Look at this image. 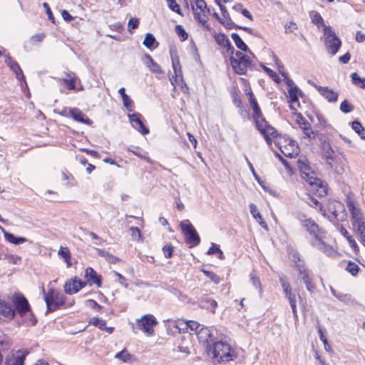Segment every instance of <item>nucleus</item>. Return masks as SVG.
Instances as JSON below:
<instances>
[{"label": "nucleus", "mask_w": 365, "mask_h": 365, "mask_svg": "<svg viewBox=\"0 0 365 365\" xmlns=\"http://www.w3.org/2000/svg\"><path fill=\"white\" fill-rule=\"evenodd\" d=\"M298 220L302 226L312 236L311 245L324 253L327 256H332L335 254L334 248L324 242L326 232L319 228L318 224L312 218H307L304 215H299Z\"/></svg>", "instance_id": "nucleus-1"}, {"label": "nucleus", "mask_w": 365, "mask_h": 365, "mask_svg": "<svg viewBox=\"0 0 365 365\" xmlns=\"http://www.w3.org/2000/svg\"><path fill=\"white\" fill-rule=\"evenodd\" d=\"M298 168L301 173L302 178L306 180L319 196L323 197L327 194V187L324 185L321 179L316 177L314 172L309 164L308 160L305 158H300L298 161Z\"/></svg>", "instance_id": "nucleus-2"}, {"label": "nucleus", "mask_w": 365, "mask_h": 365, "mask_svg": "<svg viewBox=\"0 0 365 365\" xmlns=\"http://www.w3.org/2000/svg\"><path fill=\"white\" fill-rule=\"evenodd\" d=\"M217 363L229 362L237 358V354L229 344L222 341L212 342L206 351Z\"/></svg>", "instance_id": "nucleus-3"}, {"label": "nucleus", "mask_w": 365, "mask_h": 365, "mask_svg": "<svg viewBox=\"0 0 365 365\" xmlns=\"http://www.w3.org/2000/svg\"><path fill=\"white\" fill-rule=\"evenodd\" d=\"M293 257L295 267L298 272V278L305 284L307 291L312 294L316 289V285L311 276V271L305 265L304 261L301 259L298 253L294 255Z\"/></svg>", "instance_id": "nucleus-4"}, {"label": "nucleus", "mask_w": 365, "mask_h": 365, "mask_svg": "<svg viewBox=\"0 0 365 365\" xmlns=\"http://www.w3.org/2000/svg\"><path fill=\"white\" fill-rule=\"evenodd\" d=\"M322 38L327 51L330 54L335 55L341 47V41L330 26H324Z\"/></svg>", "instance_id": "nucleus-5"}, {"label": "nucleus", "mask_w": 365, "mask_h": 365, "mask_svg": "<svg viewBox=\"0 0 365 365\" xmlns=\"http://www.w3.org/2000/svg\"><path fill=\"white\" fill-rule=\"evenodd\" d=\"M43 292L44 293V300L46 304L47 312L56 311L64 305L66 296L63 294L56 292L53 289H51L48 294L45 292L44 289H43Z\"/></svg>", "instance_id": "nucleus-6"}, {"label": "nucleus", "mask_w": 365, "mask_h": 365, "mask_svg": "<svg viewBox=\"0 0 365 365\" xmlns=\"http://www.w3.org/2000/svg\"><path fill=\"white\" fill-rule=\"evenodd\" d=\"M275 144L286 157L294 158L299 153L297 142L289 138L279 136Z\"/></svg>", "instance_id": "nucleus-7"}, {"label": "nucleus", "mask_w": 365, "mask_h": 365, "mask_svg": "<svg viewBox=\"0 0 365 365\" xmlns=\"http://www.w3.org/2000/svg\"><path fill=\"white\" fill-rule=\"evenodd\" d=\"M180 228L185 237V242L190 245V247L200 245V237L194 226L188 220L180 222Z\"/></svg>", "instance_id": "nucleus-8"}, {"label": "nucleus", "mask_w": 365, "mask_h": 365, "mask_svg": "<svg viewBox=\"0 0 365 365\" xmlns=\"http://www.w3.org/2000/svg\"><path fill=\"white\" fill-rule=\"evenodd\" d=\"M255 125L257 129L264 136L266 143L269 145H272L271 138H277V140L280 136L279 135L277 130L269 125L264 117L260 118L259 120H257L255 122Z\"/></svg>", "instance_id": "nucleus-9"}, {"label": "nucleus", "mask_w": 365, "mask_h": 365, "mask_svg": "<svg viewBox=\"0 0 365 365\" xmlns=\"http://www.w3.org/2000/svg\"><path fill=\"white\" fill-rule=\"evenodd\" d=\"M327 211L331 215L328 217L330 221L342 222L346 219L347 214L344 205L339 201L329 200L327 203Z\"/></svg>", "instance_id": "nucleus-10"}, {"label": "nucleus", "mask_w": 365, "mask_h": 365, "mask_svg": "<svg viewBox=\"0 0 365 365\" xmlns=\"http://www.w3.org/2000/svg\"><path fill=\"white\" fill-rule=\"evenodd\" d=\"M346 203L351 215V225L354 226L364 221L359 202L351 196L346 197Z\"/></svg>", "instance_id": "nucleus-11"}, {"label": "nucleus", "mask_w": 365, "mask_h": 365, "mask_svg": "<svg viewBox=\"0 0 365 365\" xmlns=\"http://www.w3.org/2000/svg\"><path fill=\"white\" fill-rule=\"evenodd\" d=\"M230 61L234 71L238 75H244L248 68L253 69L254 67L248 56L242 60H235V56H231Z\"/></svg>", "instance_id": "nucleus-12"}, {"label": "nucleus", "mask_w": 365, "mask_h": 365, "mask_svg": "<svg viewBox=\"0 0 365 365\" xmlns=\"http://www.w3.org/2000/svg\"><path fill=\"white\" fill-rule=\"evenodd\" d=\"M29 354L28 349L12 350L6 357L4 365H24Z\"/></svg>", "instance_id": "nucleus-13"}, {"label": "nucleus", "mask_w": 365, "mask_h": 365, "mask_svg": "<svg viewBox=\"0 0 365 365\" xmlns=\"http://www.w3.org/2000/svg\"><path fill=\"white\" fill-rule=\"evenodd\" d=\"M158 324L155 317L152 314H145L137 320L139 329L150 335L153 333V327Z\"/></svg>", "instance_id": "nucleus-14"}, {"label": "nucleus", "mask_w": 365, "mask_h": 365, "mask_svg": "<svg viewBox=\"0 0 365 365\" xmlns=\"http://www.w3.org/2000/svg\"><path fill=\"white\" fill-rule=\"evenodd\" d=\"M15 312H17L20 316L23 317L26 312L30 311V305L26 297L20 294H14L11 299Z\"/></svg>", "instance_id": "nucleus-15"}, {"label": "nucleus", "mask_w": 365, "mask_h": 365, "mask_svg": "<svg viewBox=\"0 0 365 365\" xmlns=\"http://www.w3.org/2000/svg\"><path fill=\"white\" fill-rule=\"evenodd\" d=\"M199 343L202 344L205 348L206 351L209 346H212V342H215L214 336H212L210 329L206 327H202L196 334Z\"/></svg>", "instance_id": "nucleus-16"}, {"label": "nucleus", "mask_w": 365, "mask_h": 365, "mask_svg": "<svg viewBox=\"0 0 365 365\" xmlns=\"http://www.w3.org/2000/svg\"><path fill=\"white\" fill-rule=\"evenodd\" d=\"M5 63L10 68V69L16 74V78L21 83V86L25 85L27 87V83L25 79L24 73L20 68L19 63L9 55L6 56Z\"/></svg>", "instance_id": "nucleus-17"}, {"label": "nucleus", "mask_w": 365, "mask_h": 365, "mask_svg": "<svg viewBox=\"0 0 365 365\" xmlns=\"http://www.w3.org/2000/svg\"><path fill=\"white\" fill-rule=\"evenodd\" d=\"M297 115V123L303 130L304 134L310 139H314L317 135V131L312 128L311 124L303 117L302 113H298Z\"/></svg>", "instance_id": "nucleus-18"}, {"label": "nucleus", "mask_w": 365, "mask_h": 365, "mask_svg": "<svg viewBox=\"0 0 365 365\" xmlns=\"http://www.w3.org/2000/svg\"><path fill=\"white\" fill-rule=\"evenodd\" d=\"M172 66L174 71V75L170 78L171 84L175 87V84L178 83V78L182 80V73L180 59L176 52L170 51Z\"/></svg>", "instance_id": "nucleus-19"}, {"label": "nucleus", "mask_w": 365, "mask_h": 365, "mask_svg": "<svg viewBox=\"0 0 365 365\" xmlns=\"http://www.w3.org/2000/svg\"><path fill=\"white\" fill-rule=\"evenodd\" d=\"M86 285V282L77 280L76 277L68 280L64 285V291L68 294L77 293Z\"/></svg>", "instance_id": "nucleus-20"}, {"label": "nucleus", "mask_w": 365, "mask_h": 365, "mask_svg": "<svg viewBox=\"0 0 365 365\" xmlns=\"http://www.w3.org/2000/svg\"><path fill=\"white\" fill-rule=\"evenodd\" d=\"M85 278L89 285L96 284L98 287L102 285V277L92 267H87L85 271Z\"/></svg>", "instance_id": "nucleus-21"}, {"label": "nucleus", "mask_w": 365, "mask_h": 365, "mask_svg": "<svg viewBox=\"0 0 365 365\" xmlns=\"http://www.w3.org/2000/svg\"><path fill=\"white\" fill-rule=\"evenodd\" d=\"M317 91L329 103H336L338 100L339 93L328 86L318 87Z\"/></svg>", "instance_id": "nucleus-22"}, {"label": "nucleus", "mask_w": 365, "mask_h": 365, "mask_svg": "<svg viewBox=\"0 0 365 365\" xmlns=\"http://www.w3.org/2000/svg\"><path fill=\"white\" fill-rule=\"evenodd\" d=\"M69 113L71 117L77 122L82 123L88 125H91L93 123V121L78 108H71L69 110Z\"/></svg>", "instance_id": "nucleus-23"}, {"label": "nucleus", "mask_w": 365, "mask_h": 365, "mask_svg": "<svg viewBox=\"0 0 365 365\" xmlns=\"http://www.w3.org/2000/svg\"><path fill=\"white\" fill-rule=\"evenodd\" d=\"M247 96L249 97V102L250 103V106H252L254 111L253 118L255 120V122H256L257 120H259L260 118H263V115L252 91H249L247 93Z\"/></svg>", "instance_id": "nucleus-24"}, {"label": "nucleus", "mask_w": 365, "mask_h": 365, "mask_svg": "<svg viewBox=\"0 0 365 365\" xmlns=\"http://www.w3.org/2000/svg\"><path fill=\"white\" fill-rule=\"evenodd\" d=\"M0 310L2 315L8 319H12L15 316V309L11 303L0 299Z\"/></svg>", "instance_id": "nucleus-25"}, {"label": "nucleus", "mask_w": 365, "mask_h": 365, "mask_svg": "<svg viewBox=\"0 0 365 365\" xmlns=\"http://www.w3.org/2000/svg\"><path fill=\"white\" fill-rule=\"evenodd\" d=\"M198 302L200 307L209 310L212 313L215 312V309L217 307V303L215 299H210L205 295L199 299Z\"/></svg>", "instance_id": "nucleus-26"}, {"label": "nucleus", "mask_w": 365, "mask_h": 365, "mask_svg": "<svg viewBox=\"0 0 365 365\" xmlns=\"http://www.w3.org/2000/svg\"><path fill=\"white\" fill-rule=\"evenodd\" d=\"M141 115L138 113L133 114H128V118L130 122H134L139 125L138 131L142 134L145 135L149 133V129L145 126L143 121L140 119Z\"/></svg>", "instance_id": "nucleus-27"}, {"label": "nucleus", "mask_w": 365, "mask_h": 365, "mask_svg": "<svg viewBox=\"0 0 365 365\" xmlns=\"http://www.w3.org/2000/svg\"><path fill=\"white\" fill-rule=\"evenodd\" d=\"M145 57L148 59L146 65L152 73L159 74L164 73V71L161 69L160 66L157 62H155L150 55L146 54Z\"/></svg>", "instance_id": "nucleus-28"}, {"label": "nucleus", "mask_w": 365, "mask_h": 365, "mask_svg": "<svg viewBox=\"0 0 365 365\" xmlns=\"http://www.w3.org/2000/svg\"><path fill=\"white\" fill-rule=\"evenodd\" d=\"M250 210L252 217L259 222L262 227L267 229V225L263 220L261 214L258 212L257 206L254 203L250 205Z\"/></svg>", "instance_id": "nucleus-29"}, {"label": "nucleus", "mask_w": 365, "mask_h": 365, "mask_svg": "<svg viewBox=\"0 0 365 365\" xmlns=\"http://www.w3.org/2000/svg\"><path fill=\"white\" fill-rule=\"evenodd\" d=\"M118 93L120 94L124 107L129 112L133 111V102L130 98V97L125 93V90L124 88H120L118 91Z\"/></svg>", "instance_id": "nucleus-30"}, {"label": "nucleus", "mask_w": 365, "mask_h": 365, "mask_svg": "<svg viewBox=\"0 0 365 365\" xmlns=\"http://www.w3.org/2000/svg\"><path fill=\"white\" fill-rule=\"evenodd\" d=\"M96 250L98 252L99 256L105 258L110 264H115L120 261L119 258L114 256L111 253H109L108 252H107L105 250L96 248Z\"/></svg>", "instance_id": "nucleus-31"}, {"label": "nucleus", "mask_w": 365, "mask_h": 365, "mask_svg": "<svg viewBox=\"0 0 365 365\" xmlns=\"http://www.w3.org/2000/svg\"><path fill=\"white\" fill-rule=\"evenodd\" d=\"M231 37H232V40L234 41L236 46L239 49H240L242 51L249 52V53H252V52L249 49L248 46L245 44V43L242 40V38L237 34H236V33L232 34Z\"/></svg>", "instance_id": "nucleus-32"}, {"label": "nucleus", "mask_w": 365, "mask_h": 365, "mask_svg": "<svg viewBox=\"0 0 365 365\" xmlns=\"http://www.w3.org/2000/svg\"><path fill=\"white\" fill-rule=\"evenodd\" d=\"M4 237L8 242L16 245L28 241V239L26 237H16L14 235L6 232H4Z\"/></svg>", "instance_id": "nucleus-33"}, {"label": "nucleus", "mask_w": 365, "mask_h": 365, "mask_svg": "<svg viewBox=\"0 0 365 365\" xmlns=\"http://www.w3.org/2000/svg\"><path fill=\"white\" fill-rule=\"evenodd\" d=\"M143 45L148 49L156 48L158 43L156 41L155 37L152 34H147L143 41Z\"/></svg>", "instance_id": "nucleus-34"}, {"label": "nucleus", "mask_w": 365, "mask_h": 365, "mask_svg": "<svg viewBox=\"0 0 365 365\" xmlns=\"http://www.w3.org/2000/svg\"><path fill=\"white\" fill-rule=\"evenodd\" d=\"M307 203L310 207L319 209L323 215L325 216L327 215L326 208L324 207V206L318 201V200L313 197L312 196H309Z\"/></svg>", "instance_id": "nucleus-35"}, {"label": "nucleus", "mask_w": 365, "mask_h": 365, "mask_svg": "<svg viewBox=\"0 0 365 365\" xmlns=\"http://www.w3.org/2000/svg\"><path fill=\"white\" fill-rule=\"evenodd\" d=\"M309 16L312 19V21L313 24L317 25L318 27L320 26H323L324 27V20L320 15V14L316 11H311L309 12Z\"/></svg>", "instance_id": "nucleus-36"}, {"label": "nucleus", "mask_w": 365, "mask_h": 365, "mask_svg": "<svg viewBox=\"0 0 365 365\" xmlns=\"http://www.w3.org/2000/svg\"><path fill=\"white\" fill-rule=\"evenodd\" d=\"M58 254L63 259L64 262L67 264V267L71 265V253L68 247H61Z\"/></svg>", "instance_id": "nucleus-37"}, {"label": "nucleus", "mask_w": 365, "mask_h": 365, "mask_svg": "<svg viewBox=\"0 0 365 365\" xmlns=\"http://www.w3.org/2000/svg\"><path fill=\"white\" fill-rule=\"evenodd\" d=\"M351 128L361 137V139L365 140V128L362 126L359 121H353L351 123Z\"/></svg>", "instance_id": "nucleus-38"}, {"label": "nucleus", "mask_w": 365, "mask_h": 365, "mask_svg": "<svg viewBox=\"0 0 365 365\" xmlns=\"http://www.w3.org/2000/svg\"><path fill=\"white\" fill-rule=\"evenodd\" d=\"M322 153L327 160H333L334 151L329 143L324 142L322 145Z\"/></svg>", "instance_id": "nucleus-39"}, {"label": "nucleus", "mask_w": 365, "mask_h": 365, "mask_svg": "<svg viewBox=\"0 0 365 365\" xmlns=\"http://www.w3.org/2000/svg\"><path fill=\"white\" fill-rule=\"evenodd\" d=\"M115 358L121 360L123 362H130L132 361L133 356L128 352L126 349H123L121 351L115 354Z\"/></svg>", "instance_id": "nucleus-40"}, {"label": "nucleus", "mask_w": 365, "mask_h": 365, "mask_svg": "<svg viewBox=\"0 0 365 365\" xmlns=\"http://www.w3.org/2000/svg\"><path fill=\"white\" fill-rule=\"evenodd\" d=\"M352 83L359 88L365 89V78H361L357 73H353L351 76Z\"/></svg>", "instance_id": "nucleus-41"}, {"label": "nucleus", "mask_w": 365, "mask_h": 365, "mask_svg": "<svg viewBox=\"0 0 365 365\" xmlns=\"http://www.w3.org/2000/svg\"><path fill=\"white\" fill-rule=\"evenodd\" d=\"M89 324L93 325L101 330L106 329V322L98 317H92L89 321Z\"/></svg>", "instance_id": "nucleus-42"}, {"label": "nucleus", "mask_w": 365, "mask_h": 365, "mask_svg": "<svg viewBox=\"0 0 365 365\" xmlns=\"http://www.w3.org/2000/svg\"><path fill=\"white\" fill-rule=\"evenodd\" d=\"M301 92L297 86H291L288 90V93L291 103H296L299 101L298 93Z\"/></svg>", "instance_id": "nucleus-43"}, {"label": "nucleus", "mask_w": 365, "mask_h": 365, "mask_svg": "<svg viewBox=\"0 0 365 365\" xmlns=\"http://www.w3.org/2000/svg\"><path fill=\"white\" fill-rule=\"evenodd\" d=\"M214 38L216 43L222 47H224L230 41L228 37L224 34H217Z\"/></svg>", "instance_id": "nucleus-44"}, {"label": "nucleus", "mask_w": 365, "mask_h": 365, "mask_svg": "<svg viewBox=\"0 0 365 365\" xmlns=\"http://www.w3.org/2000/svg\"><path fill=\"white\" fill-rule=\"evenodd\" d=\"M360 268L355 262L349 261L346 270L349 272L352 276L357 275Z\"/></svg>", "instance_id": "nucleus-45"}, {"label": "nucleus", "mask_w": 365, "mask_h": 365, "mask_svg": "<svg viewBox=\"0 0 365 365\" xmlns=\"http://www.w3.org/2000/svg\"><path fill=\"white\" fill-rule=\"evenodd\" d=\"M354 110V106L347 100H344L340 105V110L344 113H349Z\"/></svg>", "instance_id": "nucleus-46"}, {"label": "nucleus", "mask_w": 365, "mask_h": 365, "mask_svg": "<svg viewBox=\"0 0 365 365\" xmlns=\"http://www.w3.org/2000/svg\"><path fill=\"white\" fill-rule=\"evenodd\" d=\"M220 22L228 29H238V28H240V26L234 23L230 19V17L226 18L225 19H220Z\"/></svg>", "instance_id": "nucleus-47"}, {"label": "nucleus", "mask_w": 365, "mask_h": 365, "mask_svg": "<svg viewBox=\"0 0 365 365\" xmlns=\"http://www.w3.org/2000/svg\"><path fill=\"white\" fill-rule=\"evenodd\" d=\"M202 272L215 284H217L220 282V278L215 272L208 271L205 269H202Z\"/></svg>", "instance_id": "nucleus-48"}, {"label": "nucleus", "mask_w": 365, "mask_h": 365, "mask_svg": "<svg viewBox=\"0 0 365 365\" xmlns=\"http://www.w3.org/2000/svg\"><path fill=\"white\" fill-rule=\"evenodd\" d=\"M175 30L176 34H178L179 38H180L182 41H184L187 38L188 34L185 31V29L183 28V26L182 25L175 26Z\"/></svg>", "instance_id": "nucleus-49"}, {"label": "nucleus", "mask_w": 365, "mask_h": 365, "mask_svg": "<svg viewBox=\"0 0 365 365\" xmlns=\"http://www.w3.org/2000/svg\"><path fill=\"white\" fill-rule=\"evenodd\" d=\"M264 71L266 72V73L276 83H279L280 82V78L278 76V75L277 74L276 72H274V71H272L271 68L264 66V65H262Z\"/></svg>", "instance_id": "nucleus-50"}, {"label": "nucleus", "mask_w": 365, "mask_h": 365, "mask_svg": "<svg viewBox=\"0 0 365 365\" xmlns=\"http://www.w3.org/2000/svg\"><path fill=\"white\" fill-rule=\"evenodd\" d=\"M354 228L357 230L359 235H360L361 240L365 244V222H362V223H359L354 226Z\"/></svg>", "instance_id": "nucleus-51"}, {"label": "nucleus", "mask_w": 365, "mask_h": 365, "mask_svg": "<svg viewBox=\"0 0 365 365\" xmlns=\"http://www.w3.org/2000/svg\"><path fill=\"white\" fill-rule=\"evenodd\" d=\"M140 148L136 147L135 150H131L130 148H128V151L131 152L137 157L145 160L146 162L152 163V160L147 155H143L140 151Z\"/></svg>", "instance_id": "nucleus-52"}, {"label": "nucleus", "mask_w": 365, "mask_h": 365, "mask_svg": "<svg viewBox=\"0 0 365 365\" xmlns=\"http://www.w3.org/2000/svg\"><path fill=\"white\" fill-rule=\"evenodd\" d=\"M130 230L131 231L132 238L137 241H142V235L140 230L137 227H130Z\"/></svg>", "instance_id": "nucleus-53"}, {"label": "nucleus", "mask_w": 365, "mask_h": 365, "mask_svg": "<svg viewBox=\"0 0 365 365\" xmlns=\"http://www.w3.org/2000/svg\"><path fill=\"white\" fill-rule=\"evenodd\" d=\"M168 6L173 11L178 14H181V9L180 6L177 4L176 0H166Z\"/></svg>", "instance_id": "nucleus-54"}, {"label": "nucleus", "mask_w": 365, "mask_h": 365, "mask_svg": "<svg viewBox=\"0 0 365 365\" xmlns=\"http://www.w3.org/2000/svg\"><path fill=\"white\" fill-rule=\"evenodd\" d=\"M245 160H246V162H247V165L249 166V168H250V171L252 172L253 176L255 177V180L258 182V183L259 185H261L262 186L263 181L261 180L259 176L255 172V168H254L252 164L250 162L249 159L246 156H245Z\"/></svg>", "instance_id": "nucleus-55"}, {"label": "nucleus", "mask_w": 365, "mask_h": 365, "mask_svg": "<svg viewBox=\"0 0 365 365\" xmlns=\"http://www.w3.org/2000/svg\"><path fill=\"white\" fill-rule=\"evenodd\" d=\"M187 327L190 329V330L194 331L195 334L199 331V329L203 327V325H201L200 323H198L196 321H189L187 323Z\"/></svg>", "instance_id": "nucleus-56"}, {"label": "nucleus", "mask_w": 365, "mask_h": 365, "mask_svg": "<svg viewBox=\"0 0 365 365\" xmlns=\"http://www.w3.org/2000/svg\"><path fill=\"white\" fill-rule=\"evenodd\" d=\"M86 304L88 307L98 312L102 309V306L98 304L94 299H88L86 301Z\"/></svg>", "instance_id": "nucleus-57"}, {"label": "nucleus", "mask_w": 365, "mask_h": 365, "mask_svg": "<svg viewBox=\"0 0 365 365\" xmlns=\"http://www.w3.org/2000/svg\"><path fill=\"white\" fill-rule=\"evenodd\" d=\"M163 252L164 253V255H165V258L171 257L172 255H173V245H170V244L165 245L163 247Z\"/></svg>", "instance_id": "nucleus-58"}, {"label": "nucleus", "mask_w": 365, "mask_h": 365, "mask_svg": "<svg viewBox=\"0 0 365 365\" xmlns=\"http://www.w3.org/2000/svg\"><path fill=\"white\" fill-rule=\"evenodd\" d=\"M195 4L197 9L204 13L206 10L209 11L205 0H195Z\"/></svg>", "instance_id": "nucleus-59"}, {"label": "nucleus", "mask_w": 365, "mask_h": 365, "mask_svg": "<svg viewBox=\"0 0 365 365\" xmlns=\"http://www.w3.org/2000/svg\"><path fill=\"white\" fill-rule=\"evenodd\" d=\"M0 346L2 350L9 349L10 347V343L8 338L6 336H0Z\"/></svg>", "instance_id": "nucleus-60"}, {"label": "nucleus", "mask_w": 365, "mask_h": 365, "mask_svg": "<svg viewBox=\"0 0 365 365\" xmlns=\"http://www.w3.org/2000/svg\"><path fill=\"white\" fill-rule=\"evenodd\" d=\"M139 21L137 18H131L128 21V31L131 32V29H135L138 28Z\"/></svg>", "instance_id": "nucleus-61"}, {"label": "nucleus", "mask_w": 365, "mask_h": 365, "mask_svg": "<svg viewBox=\"0 0 365 365\" xmlns=\"http://www.w3.org/2000/svg\"><path fill=\"white\" fill-rule=\"evenodd\" d=\"M316 117H317V119L319 125L322 127H323V128H327V120H326L325 117L322 113L317 112L316 113Z\"/></svg>", "instance_id": "nucleus-62"}, {"label": "nucleus", "mask_w": 365, "mask_h": 365, "mask_svg": "<svg viewBox=\"0 0 365 365\" xmlns=\"http://www.w3.org/2000/svg\"><path fill=\"white\" fill-rule=\"evenodd\" d=\"M335 297L337 298L341 302H346L351 300V295L339 292H337Z\"/></svg>", "instance_id": "nucleus-63"}, {"label": "nucleus", "mask_w": 365, "mask_h": 365, "mask_svg": "<svg viewBox=\"0 0 365 365\" xmlns=\"http://www.w3.org/2000/svg\"><path fill=\"white\" fill-rule=\"evenodd\" d=\"M297 29V26L294 21H290L285 25V33H292Z\"/></svg>", "instance_id": "nucleus-64"}]
</instances>
